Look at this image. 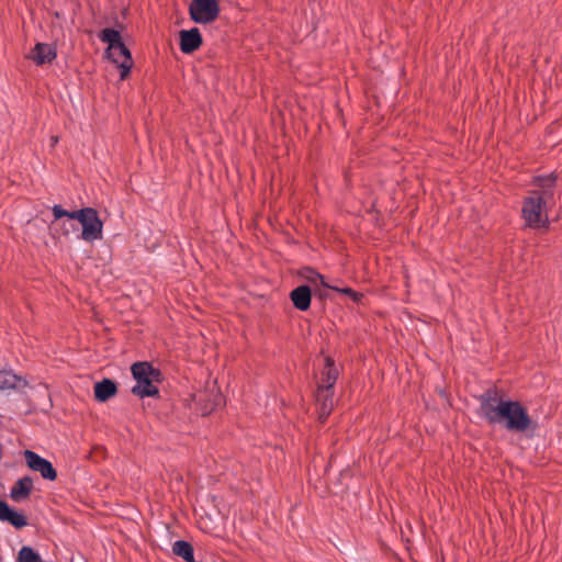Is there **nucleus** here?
I'll use <instances>...</instances> for the list:
<instances>
[{
	"mask_svg": "<svg viewBox=\"0 0 562 562\" xmlns=\"http://www.w3.org/2000/svg\"><path fill=\"white\" fill-rule=\"evenodd\" d=\"M477 415L488 425H499L507 431L533 436L538 423L519 401L505 398L496 387L485 390L479 397Z\"/></svg>",
	"mask_w": 562,
	"mask_h": 562,
	"instance_id": "f257e3e1",
	"label": "nucleus"
},
{
	"mask_svg": "<svg viewBox=\"0 0 562 562\" xmlns=\"http://www.w3.org/2000/svg\"><path fill=\"white\" fill-rule=\"evenodd\" d=\"M557 180L555 172L533 177L531 184L535 188L528 191L521 205V218L526 227L531 229L549 228L548 206L554 201Z\"/></svg>",
	"mask_w": 562,
	"mask_h": 562,
	"instance_id": "f03ea898",
	"label": "nucleus"
},
{
	"mask_svg": "<svg viewBox=\"0 0 562 562\" xmlns=\"http://www.w3.org/2000/svg\"><path fill=\"white\" fill-rule=\"evenodd\" d=\"M52 212L55 221L61 217H68L71 221L77 220L82 227L78 238L85 241L92 243L103 237V222L93 207L87 206L76 211H67L61 205L55 204Z\"/></svg>",
	"mask_w": 562,
	"mask_h": 562,
	"instance_id": "7ed1b4c3",
	"label": "nucleus"
},
{
	"mask_svg": "<svg viewBox=\"0 0 562 562\" xmlns=\"http://www.w3.org/2000/svg\"><path fill=\"white\" fill-rule=\"evenodd\" d=\"M101 42L108 44L106 57L120 69V79L125 80L134 65L131 50L123 43L120 31L103 29L98 34Z\"/></svg>",
	"mask_w": 562,
	"mask_h": 562,
	"instance_id": "20e7f679",
	"label": "nucleus"
},
{
	"mask_svg": "<svg viewBox=\"0 0 562 562\" xmlns=\"http://www.w3.org/2000/svg\"><path fill=\"white\" fill-rule=\"evenodd\" d=\"M133 378L136 384L132 387V393L139 398L157 397L159 389L157 384L162 382L160 369L155 368L148 361L135 362L131 367Z\"/></svg>",
	"mask_w": 562,
	"mask_h": 562,
	"instance_id": "39448f33",
	"label": "nucleus"
},
{
	"mask_svg": "<svg viewBox=\"0 0 562 562\" xmlns=\"http://www.w3.org/2000/svg\"><path fill=\"white\" fill-rule=\"evenodd\" d=\"M189 14L195 23L206 24L215 21L220 14L217 0H192Z\"/></svg>",
	"mask_w": 562,
	"mask_h": 562,
	"instance_id": "423d86ee",
	"label": "nucleus"
},
{
	"mask_svg": "<svg viewBox=\"0 0 562 562\" xmlns=\"http://www.w3.org/2000/svg\"><path fill=\"white\" fill-rule=\"evenodd\" d=\"M24 458L27 467L35 472L41 473L42 477L48 481H55L57 479V471L53 467L52 462L41 457L32 450L24 451Z\"/></svg>",
	"mask_w": 562,
	"mask_h": 562,
	"instance_id": "0eeeda50",
	"label": "nucleus"
},
{
	"mask_svg": "<svg viewBox=\"0 0 562 562\" xmlns=\"http://www.w3.org/2000/svg\"><path fill=\"white\" fill-rule=\"evenodd\" d=\"M315 403L318 414V420L325 423L331 414L335 406V389L316 387Z\"/></svg>",
	"mask_w": 562,
	"mask_h": 562,
	"instance_id": "6e6552de",
	"label": "nucleus"
},
{
	"mask_svg": "<svg viewBox=\"0 0 562 562\" xmlns=\"http://www.w3.org/2000/svg\"><path fill=\"white\" fill-rule=\"evenodd\" d=\"M180 35V50L183 54H192L198 50L202 43V35L198 27H193L191 30H182L179 33Z\"/></svg>",
	"mask_w": 562,
	"mask_h": 562,
	"instance_id": "1a4fd4ad",
	"label": "nucleus"
},
{
	"mask_svg": "<svg viewBox=\"0 0 562 562\" xmlns=\"http://www.w3.org/2000/svg\"><path fill=\"white\" fill-rule=\"evenodd\" d=\"M339 376V371L335 366L331 357L327 356L324 359V368L321 370L317 387L335 389V384Z\"/></svg>",
	"mask_w": 562,
	"mask_h": 562,
	"instance_id": "9d476101",
	"label": "nucleus"
},
{
	"mask_svg": "<svg viewBox=\"0 0 562 562\" xmlns=\"http://www.w3.org/2000/svg\"><path fill=\"white\" fill-rule=\"evenodd\" d=\"M56 57V47L46 43L35 44L34 48L32 49L29 56V58L32 59L37 66L52 63Z\"/></svg>",
	"mask_w": 562,
	"mask_h": 562,
	"instance_id": "9b49d317",
	"label": "nucleus"
},
{
	"mask_svg": "<svg viewBox=\"0 0 562 562\" xmlns=\"http://www.w3.org/2000/svg\"><path fill=\"white\" fill-rule=\"evenodd\" d=\"M0 520L7 521L16 529H21L27 525L26 517L19 512L12 509L7 502L0 499Z\"/></svg>",
	"mask_w": 562,
	"mask_h": 562,
	"instance_id": "f8f14e48",
	"label": "nucleus"
},
{
	"mask_svg": "<svg viewBox=\"0 0 562 562\" xmlns=\"http://www.w3.org/2000/svg\"><path fill=\"white\" fill-rule=\"evenodd\" d=\"M33 480L30 476L20 477L11 487L10 497L14 502H22L31 495Z\"/></svg>",
	"mask_w": 562,
	"mask_h": 562,
	"instance_id": "ddd939ff",
	"label": "nucleus"
},
{
	"mask_svg": "<svg viewBox=\"0 0 562 562\" xmlns=\"http://www.w3.org/2000/svg\"><path fill=\"white\" fill-rule=\"evenodd\" d=\"M291 301L299 311H307L311 306V289L308 285H300L291 291Z\"/></svg>",
	"mask_w": 562,
	"mask_h": 562,
	"instance_id": "4468645a",
	"label": "nucleus"
},
{
	"mask_svg": "<svg viewBox=\"0 0 562 562\" xmlns=\"http://www.w3.org/2000/svg\"><path fill=\"white\" fill-rule=\"evenodd\" d=\"M117 393L116 383L108 378L94 384V398L98 402H106Z\"/></svg>",
	"mask_w": 562,
	"mask_h": 562,
	"instance_id": "2eb2a0df",
	"label": "nucleus"
},
{
	"mask_svg": "<svg viewBox=\"0 0 562 562\" xmlns=\"http://www.w3.org/2000/svg\"><path fill=\"white\" fill-rule=\"evenodd\" d=\"M27 384L26 380L18 374H15L12 370H0V390H14L19 386H25Z\"/></svg>",
	"mask_w": 562,
	"mask_h": 562,
	"instance_id": "dca6fc26",
	"label": "nucleus"
},
{
	"mask_svg": "<svg viewBox=\"0 0 562 562\" xmlns=\"http://www.w3.org/2000/svg\"><path fill=\"white\" fill-rule=\"evenodd\" d=\"M172 553L183 559L186 562H202L195 560L193 546L186 540L175 541L172 544Z\"/></svg>",
	"mask_w": 562,
	"mask_h": 562,
	"instance_id": "f3484780",
	"label": "nucleus"
},
{
	"mask_svg": "<svg viewBox=\"0 0 562 562\" xmlns=\"http://www.w3.org/2000/svg\"><path fill=\"white\" fill-rule=\"evenodd\" d=\"M18 560L19 562H43L41 555L27 546L21 548Z\"/></svg>",
	"mask_w": 562,
	"mask_h": 562,
	"instance_id": "a211bd4d",
	"label": "nucleus"
},
{
	"mask_svg": "<svg viewBox=\"0 0 562 562\" xmlns=\"http://www.w3.org/2000/svg\"><path fill=\"white\" fill-rule=\"evenodd\" d=\"M331 290L342 293L347 296H349L353 302L358 303L363 297V294L360 292L355 291L351 288H338V286H331Z\"/></svg>",
	"mask_w": 562,
	"mask_h": 562,
	"instance_id": "6ab92c4d",
	"label": "nucleus"
},
{
	"mask_svg": "<svg viewBox=\"0 0 562 562\" xmlns=\"http://www.w3.org/2000/svg\"><path fill=\"white\" fill-rule=\"evenodd\" d=\"M310 274L307 276V279L312 282V283H315L316 281H319L321 284L325 288H328L330 289L331 285H328L326 282H325V278L324 276H322L321 273L316 272L315 270H312L310 269L308 270Z\"/></svg>",
	"mask_w": 562,
	"mask_h": 562,
	"instance_id": "aec40b11",
	"label": "nucleus"
},
{
	"mask_svg": "<svg viewBox=\"0 0 562 562\" xmlns=\"http://www.w3.org/2000/svg\"><path fill=\"white\" fill-rule=\"evenodd\" d=\"M72 231L77 232L78 227L75 224H71Z\"/></svg>",
	"mask_w": 562,
	"mask_h": 562,
	"instance_id": "412c9836",
	"label": "nucleus"
},
{
	"mask_svg": "<svg viewBox=\"0 0 562 562\" xmlns=\"http://www.w3.org/2000/svg\"><path fill=\"white\" fill-rule=\"evenodd\" d=\"M52 140H53L54 144H56L58 142V138L57 137H53Z\"/></svg>",
	"mask_w": 562,
	"mask_h": 562,
	"instance_id": "4be33fe9",
	"label": "nucleus"
},
{
	"mask_svg": "<svg viewBox=\"0 0 562 562\" xmlns=\"http://www.w3.org/2000/svg\"><path fill=\"white\" fill-rule=\"evenodd\" d=\"M68 234H69V229H65V231H64V235H66V236H67Z\"/></svg>",
	"mask_w": 562,
	"mask_h": 562,
	"instance_id": "5701e85b",
	"label": "nucleus"
}]
</instances>
